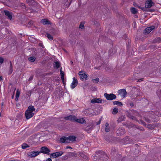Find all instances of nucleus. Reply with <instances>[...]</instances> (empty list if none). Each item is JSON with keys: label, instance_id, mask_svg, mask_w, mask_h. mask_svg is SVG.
I'll use <instances>...</instances> for the list:
<instances>
[{"label": "nucleus", "instance_id": "obj_1", "mask_svg": "<svg viewBox=\"0 0 161 161\" xmlns=\"http://www.w3.org/2000/svg\"><path fill=\"white\" fill-rule=\"evenodd\" d=\"M131 113L128 112L127 114V116L132 120H135L137 121V119L136 117L134 116L133 115L139 117L140 116V115L139 113L136 110L133 109L131 110Z\"/></svg>", "mask_w": 161, "mask_h": 161}, {"label": "nucleus", "instance_id": "obj_2", "mask_svg": "<svg viewBox=\"0 0 161 161\" xmlns=\"http://www.w3.org/2000/svg\"><path fill=\"white\" fill-rule=\"evenodd\" d=\"M103 152L102 151H100L98 152H96V155H98L99 154H100V155L99 156L100 157V159L101 160H103V161H107L108 160V157L107 155L104 154H103Z\"/></svg>", "mask_w": 161, "mask_h": 161}, {"label": "nucleus", "instance_id": "obj_3", "mask_svg": "<svg viewBox=\"0 0 161 161\" xmlns=\"http://www.w3.org/2000/svg\"><path fill=\"white\" fill-rule=\"evenodd\" d=\"M104 96L106 99L108 100H112L115 99L116 97V95L113 93L109 94L105 93L104 94Z\"/></svg>", "mask_w": 161, "mask_h": 161}, {"label": "nucleus", "instance_id": "obj_4", "mask_svg": "<svg viewBox=\"0 0 161 161\" xmlns=\"http://www.w3.org/2000/svg\"><path fill=\"white\" fill-rule=\"evenodd\" d=\"M63 153L64 152L62 151L50 154V157L52 158H55L61 156Z\"/></svg>", "mask_w": 161, "mask_h": 161}, {"label": "nucleus", "instance_id": "obj_5", "mask_svg": "<svg viewBox=\"0 0 161 161\" xmlns=\"http://www.w3.org/2000/svg\"><path fill=\"white\" fill-rule=\"evenodd\" d=\"M50 150L46 147H41V151L39 152L41 153L49 155Z\"/></svg>", "mask_w": 161, "mask_h": 161}, {"label": "nucleus", "instance_id": "obj_6", "mask_svg": "<svg viewBox=\"0 0 161 161\" xmlns=\"http://www.w3.org/2000/svg\"><path fill=\"white\" fill-rule=\"evenodd\" d=\"M76 117L75 115H71L64 117V119L66 120H69L72 122H75Z\"/></svg>", "mask_w": 161, "mask_h": 161}, {"label": "nucleus", "instance_id": "obj_7", "mask_svg": "<svg viewBox=\"0 0 161 161\" xmlns=\"http://www.w3.org/2000/svg\"><path fill=\"white\" fill-rule=\"evenodd\" d=\"M34 115V113L27 110H26L25 113V115L27 119L31 118Z\"/></svg>", "mask_w": 161, "mask_h": 161}, {"label": "nucleus", "instance_id": "obj_8", "mask_svg": "<svg viewBox=\"0 0 161 161\" xmlns=\"http://www.w3.org/2000/svg\"><path fill=\"white\" fill-rule=\"evenodd\" d=\"M154 5V3L152 0H147L145 5V7L146 8H151Z\"/></svg>", "mask_w": 161, "mask_h": 161}, {"label": "nucleus", "instance_id": "obj_9", "mask_svg": "<svg viewBox=\"0 0 161 161\" xmlns=\"http://www.w3.org/2000/svg\"><path fill=\"white\" fill-rule=\"evenodd\" d=\"M116 133L118 136L123 135L125 133V130L122 127L120 128L117 130Z\"/></svg>", "mask_w": 161, "mask_h": 161}, {"label": "nucleus", "instance_id": "obj_10", "mask_svg": "<svg viewBox=\"0 0 161 161\" xmlns=\"http://www.w3.org/2000/svg\"><path fill=\"white\" fill-rule=\"evenodd\" d=\"M78 81L75 77L73 78V81L71 84V88L73 89L74 88L78 85Z\"/></svg>", "mask_w": 161, "mask_h": 161}, {"label": "nucleus", "instance_id": "obj_11", "mask_svg": "<svg viewBox=\"0 0 161 161\" xmlns=\"http://www.w3.org/2000/svg\"><path fill=\"white\" fill-rule=\"evenodd\" d=\"M154 28L155 26L153 25L148 27L145 29L144 33L145 34H148Z\"/></svg>", "mask_w": 161, "mask_h": 161}, {"label": "nucleus", "instance_id": "obj_12", "mask_svg": "<svg viewBox=\"0 0 161 161\" xmlns=\"http://www.w3.org/2000/svg\"><path fill=\"white\" fill-rule=\"evenodd\" d=\"M40 152L39 151H32L30 153L29 156L31 158L35 157L38 155Z\"/></svg>", "mask_w": 161, "mask_h": 161}, {"label": "nucleus", "instance_id": "obj_13", "mask_svg": "<svg viewBox=\"0 0 161 161\" xmlns=\"http://www.w3.org/2000/svg\"><path fill=\"white\" fill-rule=\"evenodd\" d=\"M75 122L81 124H85L86 123V121L83 118H81L78 119L77 117H76Z\"/></svg>", "mask_w": 161, "mask_h": 161}, {"label": "nucleus", "instance_id": "obj_14", "mask_svg": "<svg viewBox=\"0 0 161 161\" xmlns=\"http://www.w3.org/2000/svg\"><path fill=\"white\" fill-rule=\"evenodd\" d=\"M119 93L123 96V97H125L126 96L127 92L126 90L125 89H120L119 90Z\"/></svg>", "mask_w": 161, "mask_h": 161}, {"label": "nucleus", "instance_id": "obj_15", "mask_svg": "<svg viewBox=\"0 0 161 161\" xmlns=\"http://www.w3.org/2000/svg\"><path fill=\"white\" fill-rule=\"evenodd\" d=\"M4 12L5 15L8 17V18L11 20L12 19V13L7 10H4Z\"/></svg>", "mask_w": 161, "mask_h": 161}, {"label": "nucleus", "instance_id": "obj_16", "mask_svg": "<svg viewBox=\"0 0 161 161\" xmlns=\"http://www.w3.org/2000/svg\"><path fill=\"white\" fill-rule=\"evenodd\" d=\"M76 138V137L74 136H71L67 137L68 142H70V141L73 142L75 141Z\"/></svg>", "mask_w": 161, "mask_h": 161}, {"label": "nucleus", "instance_id": "obj_17", "mask_svg": "<svg viewBox=\"0 0 161 161\" xmlns=\"http://www.w3.org/2000/svg\"><path fill=\"white\" fill-rule=\"evenodd\" d=\"M102 100L101 98H94L91 101V103H102Z\"/></svg>", "mask_w": 161, "mask_h": 161}, {"label": "nucleus", "instance_id": "obj_18", "mask_svg": "<svg viewBox=\"0 0 161 161\" xmlns=\"http://www.w3.org/2000/svg\"><path fill=\"white\" fill-rule=\"evenodd\" d=\"M53 67L55 69H58L61 66V64L59 62L57 61L54 63Z\"/></svg>", "mask_w": 161, "mask_h": 161}, {"label": "nucleus", "instance_id": "obj_19", "mask_svg": "<svg viewBox=\"0 0 161 161\" xmlns=\"http://www.w3.org/2000/svg\"><path fill=\"white\" fill-rule=\"evenodd\" d=\"M161 42V38L157 37L153 40V42L154 43H159Z\"/></svg>", "mask_w": 161, "mask_h": 161}, {"label": "nucleus", "instance_id": "obj_20", "mask_svg": "<svg viewBox=\"0 0 161 161\" xmlns=\"http://www.w3.org/2000/svg\"><path fill=\"white\" fill-rule=\"evenodd\" d=\"M26 110L33 112L35 110V108H34V106L31 105L29 106Z\"/></svg>", "mask_w": 161, "mask_h": 161}, {"label": "nucleus", "instance_id": "obj_21", "mask_svg": "<svg viewBox=\"0 0 161 161\" xmlns=\"http://www.w3.org/2000/svg\"><path fill=\"white\" fill-rule=\"evenodd\" d=\"M60 141L61 142H68V140H67V137L64 136L60 138Z\"/></svg>", "mask_w": 161, "mask_h": 161}, {"label": "nucleus", "instance_id": "obj_22", "mask_svg": "<svg viewBox=\"0 0 161 161\" xmlns=\"http://www.w3.org/2000/svg\"><path fill=\"white\" fill-rule=\"evenodd\" d=\"M41 22L43 25H49L50 24V21L47 19H42Z\"/></svg>", "mask_w": 161, "mask_h": 161}, {"label": "nucleus", "instance_id": "obj_23", "mask_svg": "<svg viewBox=\"0 0 161 161\" xmlns=\"http://www.w3.org/2000/svg\"><path fill=\"white\" fill-rule=\"evenodd\" d=\"M68 157H69V158H71L74 156H76L77 155L76 153L73 152H69L68 153Z\"/></svg>", "mask_w": 161, "mask_h": 161}, {"label": "nucleus", "instance_id": "obj_24", "mask_svg": "<svg viewBox=\"0 0 161 161\" xmlns=\"http://www.w3.org/2000/svg\"><path fill=\"white\" fill-rule=\"evenodd\" d=\"M108 126L109 124L108 123H106L105 124V130L106 132H108L110 131V129Z\"/></svg>", "mask_w": 161, "mask_h": 161}, {"label": "nucleus", "instance_id": "obj_25", "mask_svg": "<svg viewBox=\"0 0 161 161\" xmlns=\"http://www.w3.org/2000/svg\"><path fill=\"white\" fill-rule=\"evenodd\" d=\"M113 104L114 105H116L120 106H122L123 105V104L122 102L117 101H115L114 102Z\"/></svg>", "mask_w": 161, "mask_h": 161}, {"label": "nucleus", "instance_id": "obj_26", "mask_svg": "<svg viewBox=\"0 0 161 161\" xmlns=\"http://www.w3.org/2000/svg\"><path fill=\"white\" fill-rule=\"evenodd\" d=\"M26 2L29 5H32L35 3L34 0H26Z\"/></svg>", "mask_w": 161, "mask_h": 161}, {"label": "nucleus", "instance_id": "obj_27", "mask_svg": "<svg viewBox=\"0 0 161 161\" xmlns=\"http://www.w3.org/2000/svg\"><path fill=\"white\" fill-rule=\"evenodd\" d=\"M131 12L133 14H136L137 12V10L134 8H131L130 9Z\"/></svg>", "mask_w": 161, "mask_h": 161}, {"label": "nucleus", "instance_id": "obj_28", "mask_svg": "<svg viewBox=\"0 0 161 161\" xmlns=\"http://www.w3.org/2000/svg\"><path fill=\"white\" fill-rule=\"evenodd\" d=\"M20 92L19 91V89H17L16 91V93L15 96V100L17 101L18 100V99L19 98V97L20 95Z\"/></svg>", "mask_w": 161, "mask_h": 161}, {"label": "nucleus", "instance_id": "obj_29", "mask_svg": "<svg viewBox=\"0 0 161 161\" xmlns=\"http://www.w3.org/2000/svg\"><path fill=\"white\" fill-rule=\"evenodd\" d=\"M87 77L88 76L87 74L84 73L83 74V75L82 76H80V78L81 80H83L84 79H86V78H87Z\"/></svg>", "mask_w": 161, "mask_h": 161}, {"label": "nucleus", "instance_id": "obj_30", "mask_svg": "<svg viewBox=\"0 0 161 161\" xmlns=\"http://www.w3.org/2000/svg\"><path fill=\"white\" fill-rule=\"evenodd\" d=\"M36 58L34 56L28 58V60L31 62H34L36 60Z\"/></svg>", "mask_w": 161, "mask_h": 161}, {"label": "nucleus", "instance_id": "obj_31", "mask_svg": "<svg viewBox=\"0 0 161 161\" xmlns=\"http://www.w3.org/2000/svg\"><path fill=\"white\" fill-rule=\"evenodd\" d=\"M10 69L9 70V72L8 73L9 75L11 74L13 72V67L12 66V64L11 62L10 61Z\"/></svg>", "mask_w": 161, "mask_h": 161}, {"label": "nucleus", "instance_id": "obj_32", "mask_svg": "<svg viewBox=\"0 0 161 161\" xmlns=\"http://www.w3.org/2000/svg\"><path fill=\"white\" fill-rule=\"evenodd\" d=\"M29 146L25 143H24L22 145V147L23 149H25L27 147H29Z\"/></svg>", "mask_w": 161, "mask_h": 161}, {"label": "nucleus", "instance_id": "obj_33", "mask_svg": "<svg viewBox=\"0 0 161 161\" xmlns=\"http://www.w3.org/2000/svg\"><path fill=\"white\" fill-rule=\"evenodd\" d=\"M47 37L50 40H52L53 39V37L49 33H47Z\"/></svg>", "mask_w": 161, "mask_h": 161}, {"label": "nucleus", "instance_id": "obj_34", "mask_svg": "<svg viewBox=\"0 0 161 161\" xmlns=\"http://www.w3.org/2000/svg\"><path fill=\"white\" fill-rule=\"evenodd\" d=\"M118 112V109L116 108H114L113 110V114H115Z\"/></svg>", "mask_w": 161, "mask_h": 161}, {"label": "nucleus", "instance_id": "obj_35", "mask_svg": "<svg viewBox=\"0 0 161 161\" xmlns=\"http://www.w3.org/2000/svg\"><path fill=\"white\" fill-rule=\"evenodd\" d=\"M92 80L94 83H97L99 82V79L98 78H97L95 79H93Z\"/></svg>", "mask_w": 161, "mask_h": 161}, {"label": "nucleus", "instance_id": "obj_36", "mask_svg": "<svg viewBox=\"0 0 161 161\" xmlns=\"http://www.w3.org/2000/svg\"><path fill=\"white\" fill-rule=\"evenodd\" d=\"M69 158V157H68V155L67 154V155H65L64 156H63L62 157V159L64 160H66L68 158Z\"/></svg>", "mask_w": 161, "mask_h": 161}, {"label": "nucleus", "instance_id": "obj_37", "mask_svg": "<svg viewBox=\"0 0 161 161\" xmlns=\"http://www.w3.org/2000/svg\"><path fill=\"white\" fill-rule=\"evenodd\" d=\"M144 120L148 123H150L151 122L150 120L147 118L144 117Z\"/></svg>", "mask_w": 161, "mask_h": 161}, {"label": "nucleus", "instance_id": "obj_38", "mask_svg": "<svg viewBox=\"0 0 161 161\" xmlns=\"http://www.w3.org/2000/svg\"><path fill=\"white\" fill-rule=\"evenodd\" d=\"M4 61V59L2 57H0V65L3 64Z\"/></svg>", "mask_w": 161, "mask_h": 161}, {"label": "nucleus", "instance_id": "obj_39", "mask_svg": "<svg viewBox=\"0 0 161 161\" xmlns=\"http://www.w3.org/2000/svg\"><path fill=\"white\" fill-rule=\"evenodd\" d=\"M133 5H134V6H135V7H138V8H141L140 6H139L137 4V3H134H134H133Z\"/></svg>", "mask_w": 161, "mask_h": 161}, {"label": "nucleus", "instance_id": "obj_40", "mask_svg": "<svg viewBox=\"0 0 161 161\" xmlns=\"http://www.w3.org/2000/svg\"><path fill=\"white\" fill-rule=\"evenodd\" d=\"M151 47L153 48H154V49H156L159 48L158 47H156V46L155 45H152L151 46Z\"/></svg>", "mask_w": 161, "mask_h": 161}, {"label": "nucleus", "instance_id": "obj_41", "mask_svg": "<svg viewBox=\"0 0 161 161\" xmlns=\"http://www.w3.org/2000/svg\"><path fill=\"white\" fill-rule=\"evenodd\" d=\"M79 28H80L82 29L84 28V25L81 24H80V25Z\"/></svg>", "mask_w": 161, "mask_h": 161}, {"label": "nucleus", "instance_id": "obj_42", "mask_svg": "<svg viewBox=\"0 0 161 161\" xmlns=\"http://www.w3.org/2000/svg\"><path fill=\"white\" fill-rule=\"evenodd\" d=\"M60 74H61V76H62V75H63V76H64V72L62 71L61 70L60 71Z\"/></svg>", "mask_w": 161, "mask_h": 161}, {"label": "nucleus", "instance_id": "obj_43", "mask_svg": "<svg viewBox=\"0 0 161 161\" xmlns=\"http://www.w3.org/2000/svg\"><path fill=\"white\" fill-rule=\"evenodd\" d=\"M85 130L86 131H87L88 133H89L90 132L91 130V128H90V129L86 128L85 129Z\"/></svg>", "mask_w": 161, "mask_h": 161}, {"label": "nucleus", "instance_id": "obj_44", "mask_svg": "<svg viewBox=\"0 0 161 161\" xmlns=\"http://www.w3.org/2000/svg\"><path fill=\"white\" fill-rule=\"evenodd\" d=\"M21 6H22L23 8H26L25 4L24 3H21Z\"/></svg>", "mask_w": 161, "mask_h": 161}, {"label": "nucleus", "instance_id": "obj_45", "mask_svg": "<svg viewBox=\"0 0 161 161\" xmlns=\"http://www.w3.org/2000/svg\"><path fill=\"white\" fill-rule=\"evenodd\" d=\"M83 71H80L79 73V75L80 76H82L83 75Z\"/></svg>", "mask_w": 161, "mask_h": 161}, {"label": "nucleus", "instance_id": "obj_46", "mask_svg": "<svg viewBox=\"0 0 161 161\" xmlns=\"http://www.w3.org/2000/svg\"><path fill=\"white\" fill-rule=\"evenodd\" d=\"M101 121V119H100L98 122H97V124H96L97 125H98L100 124Z\"/></svg>", "mask_w": 161, "mask_h": 161}, {"label": "nucleus", "instance_id": "obj_47", "mask_svg": "<svg viewBox=\"0 0 161 161\" xmlns=\"http://www.w3.org/2000/svg\"><path fill=\"white\" fill-rule=\"evenodd\" d=\"M130 106L131 107H133L134 106V104L133 103L131 102L130 103Z\"/></svg>", "mask_w": 161, "mask_h": 161}, {"label": "nucleus", "instance_id": "obj_48", "mask_svg": "<svg viewBox=\"0 0 161 161\" xmlns=\"http://www.w3.org/2000/svg\"><path fill=\"white\" fill-rule=\"evenodd\" d=\"M61 80H62V81L63 82H64V76H63V75H62V76H61Z\"/></svg>", "mask_w": 161, "mask_h": 161}, {"label": "nucleus", "instance_id": "obj_49", "mask_svg": "<svg viewBox=\"0 0 161 161\" xmlns=\"http://www.w3.org/2000/svg\"><path fill=\"white\" fill-rule=\"evenodd\" d=\"M33 76H30V77L29 78V80L31 81V80H32L33 79Z\"/></svg>", "mask_w": 161, "mask_h": 161}, {"label": "nucleus", "instance_id": "obj_50", "mask_svg": "<svg viewBox=\"0 0 161 161\" xmlns=\"http://www.w3.org/2000/svg\"><path fill=\"white\" fill-rule=\"evenodd\" d=\"M68 148L72 149V148L69 146H67L66 147V149H68Z\"/></svg>", "mask_w": 161, "mask_h": 161}, {"label": "nucleus", "instance_id": "obj_51", "mask_svg": "<svg viewBox=\"0 0 161 161\" xmlns=\"http://www.w3.org/2000/svg\"><path fill=\"white\" fill-rule=\"evenodd\" d=\"M141 123L142 124H143V125H145V123L142 120H141Z\"/></svg>", "mask_w": 161, "mask_h": 161}, {"label": "nucleus", "instance_id": "obj_52", "mask_svg": "<svg viewBox=\"0 0 161 161\" xmlns=\"http://www.w3.org/2000/svg\"><path fill=\"white\" fill-rule=\"evenodd\" d=\"M46 161H52V160L51 158H49L47 159L46 160Z\"/></svg>", "mask_w": 161, "mask_h": 161}, {"label": "nucleus", "instance_id": "obj_53", "mask_svg": "<svg viewBox=\"0 0 161 161\" xmlns=\"http://www.w3.org/2000/svg\"><path fill=\"white\" fill-rule=\"evenodd\" d=\"M141 8L142 9V10L143 11H145V9H146V8Z\"/></svg>", "mask_w": 161, "mask_h": 161}, {"label": "nucleus", "instance_id": "obj_54", "mask_svg": "<svg viewBox=\"0 0 161 161\" xmlns=\"http://www.w3.org/2000/svg\"><path fill=\"white\" fill-rule=\"evenodd\" d=\"M14 93L13 94V95L11 97H12V99H13L14 98Z\"/></svg>", "mask_w": 161, "mask_h": 161}, {"label": "nucleus", "instance_id": "obj_55", "mask_svg": "<svg viewBox=\"0 0 161 161\" xmlns=\"http://www.w3.org/2000/svg\"><path fill=\"white\" fill-rule=\"evenodd\" d=\"M149 11L150 12H153L154 11V10L153 9H150L149 10Z\"/></svg>", "mask_w": 161, "mask_h": 161}, {"label": "nucleus", "instance_id": "obj_56", "mask_svg": "<svg viewBox=\"0 0 161 161\" xmlns=\"http://www.w3.org/2000/svg\"><path fill=\"white\" fill-rule=\"evenodd\" d=\"M29 24H30V25H31L33 24L32 23V21H30L29 22Z\"/></svg>", "mask_w": 161, "mask_h": 161}, {"label": "nucleus", "instance_id": "obj_57", "mask_svg": "<svg viewBox=\"0 0 161 161\" xmlns=\"http://www.w3.org/2000/svg\"><path fill=\"white\" fill-rule=\"evenodd\" d=\"M3 80L2 77L1 76H0V81H1Z\"/></svg>", "mask_w": 161, "mask_h": 161}, {"label": "nucleus", "instance_id": "obj_58", "mask_svg": "<svg viewBox=\"0 0 161 161\" xmlns=\"http://www.w3.org/2000/svg\"><path fill=\"white\" fill-rule=\"evenodd\" d=\"M139 80L141 81H142L143 80V78L140 79H139Z\"/></svg>", "mask_w": 161, "mask_h": 161}, {"label": "nucleus", "instance_id": "obj_59", "mask_svg": "<svg viewBox=\"0 0 161 161\" xmlns=\"http://www.w3.org/2000/svg\"><path fill=\"white\" fill-rule=\"evenodd\" d=\"M3 103H2V106L3 107Z\"/></svg>", "mask_w": 161, "mask_h": 161}, {"label": "nucleus", "instance_id": "obj_60", "mask_svg": "<svg viewBox=\"0 0 161 161\" xmlns=\"http://www.w3.org/2000/svg\"><path fill=\"white\" fill-rule=\"evenodd\" d=\"M70 3H71V2H70V3H69V5L70 4ZM69 6H68V7H69Z\"/></svg>", "mask_w": 161, "mask_h": 161}, {"label": "nucleus", "instance_id": "obj_61", "mask_svg": "<svg viewBox=\"0 0 161 161\" xmlns=\"http://www.w3.org/2000/svg\"><path fill=\"white\" fill-rule=\"evenodd\" d=\"M123 120V119H122V120H119V121H121Z\"/></svg>", "mask_w": 161, "mask_h": 161}, {"label": "nucleus", "instance_id": "obj_62", "mask_svg": "<svg viewBox=\"0 0 161 161\" xmlns=\"http://www.w3.org/2000/svg\"><path fill=\"white\" fill-rule=\"evenodd\" d=\"M71 63H72V64L73 63V62L72 61H71Z\"/></svg>", "mask_w": 161, "mask_h": 161}, {"label": "nucleus", "instance_id": "obj_63", "mask_svg": "<svg viewBox=\"0 0 161 161\" xmlns=\"http://www.w3.org/2000/svg\"><path fill=\"white\" fill-rule=\"evenodd\" d=\"M120 118H119V120H120Z\"/></svg>", "mask_w": 161, "mask_h": 161}]
</instances>
